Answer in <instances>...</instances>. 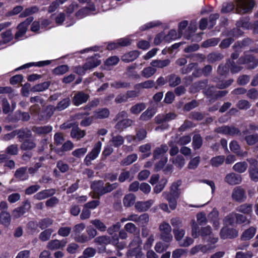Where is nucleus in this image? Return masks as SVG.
I'll use <instances>...</instances> for the list:
<instances>
[{"label":"nucleus","mask_w":258,"mask_h":258,"mask_svg":"<svg viewBox=\"0 0 258 258\" xmlns=\"http://www.w3.org/2000/svg\"><path fill=\"white\" fill-rule=\"evenodd\" d=\"M52 130V127L50 125H45L41 126H33V133L35 134L33 136V141L36 139L38 137H40L41 141L38 146V152H42L45 148L47 147L48 143L49 138L47 135L50 133Z\"/></svg>","instance_id":"1"},{"label":"nucleus","mask_w":258,"mask_h":258,"mask_svg":"<svg viewBox=\"0 0 258 258\" xmlns=\"http://www.w3.org/2000/svg\"><path fill=\"white\" fill-rule=\"evenodd\" d=\"M99 57L98 54H95L93 56L89 57L83 66L76 67L74 72L80 76L84 75L87 70L95 68L100 64L101 60L98 59Z\"/></svg>","instance_id":"2"},{"label":"nucleus","mask_w":258,"mask_h":258,"mask_svg":"<svg viewBox=\"0 0 258 258\" xmlns=\"http://www.w3.org/2000/svg\"><path fill=\"white\" fill-rule=\"evenodd\" d=\"M247 53V51L244 52V55L238 58L237 62L239 64H246L247 69H253L258 66V59Z\"/></svg>","instance_id":"3"},{"label":"nucleus","mask_w":258,"mask_h":258,"mask_svg":"<svg viewBox=\"0 0 258 258\" xmlns=\"http://www.w3.org/2000/svg\"><path fill=\"white\" fill-rule=\"evenodd\" d=\"M238 235V231L234 228L229 226H224L220 231V236L221 239H234Z\"/></svg>","instance_id":"4"},{"label":"nucleus","mask_w":258,"mask_h":258,"mask_svg":"<svg viewBox=\"0 0 258 258\" xmlns=\"http://www.w3.org/2000/svg\"><path fill=\"white\" fill-rule=\"evenodd\" d=\"M89 97V95L83 91H77L72 98V103L75 106H79L86 103Z\"/></svg>","instance_id":"5"},{"label":"nucleus","mask_w":258,"mask_h":258,"mask_svg":"<svg viewBox=\"0 0 258 258\" xmlns=\"http://www.w3.org/2000/svg\"><path fill=\"white\" fill-rule=\"evenodd\" d=\"M254 6V0H238L237 9L241 13L246 14L251 12Z\"/></svg>","instance_id":"6"},{"label":"nucleus","mask_w":258,"mask_h":258,"mask_svg":"<svg viewBox=\"0 0 258 258\" xmlns=\"http://www.w3.org/2000/svg\"><path fill=\"white\" fill-rule=\"evenodd\" d=\"M140 240L139 238L133 239L130 243V249L128 250V255L131 256H137L141 253L140 248Z\"/></svg>","instance_id":"7"},{"label":"nucleus","mask_w":258,"mask_h":258,"mask_svg":"<svg viewBox=\"0 0 258 258\" xmlns=\"http://www.w3.org/2000/svg\"><path fill=\"white\" fill-rule=\"evenodd\" d=\"M216 132L219 134L232 136L240 134L239 128L234 126L223 125L217 128Z\"/></svg>","instance_id":"8"},{"label":"nucleus","mask_w":258,"mask_h":258,"mask_svg":"<svg viewBox=\"0 0 258 258\" xmlns=\"http://www.w3.org/2000/svg\"><path fill=\"white\" fill-rule=\"evenodd\" d=\"M257 161L255 159H251L249 161L250 164L248 169L249 176L254 182L258 181V165Z\"/></svg>","instance_id":"9"},{"label":"nucleus","mask_w":258,"mask_h":258,"mask_svg":"<svg viewBox=\"0 0 258 258\" xmlns=\"http://www.w3.org/2000/svg\"><path fill=\"white\" fill-rule=\"evenodd\" d=\"M56 193L54 188H49L42 190L33 196V199L37 200H42L53 196Z\"/></svg>","instance_id":"10"},{"label":"nucleus","mask_w":258,"mask_h":258,"mask_svg":"<svg viewBox=\"0 0 258 258\" xmlns=\"http://www.w3.org/2000/svg\"><path fill=\"white\" fill-rule=\"evenodd\" d=\"M31 21H32V18L29 17L18 25L17 27L18 31L15 36L16 39H19L25 34L27 30V26Z\"/></svg>","instance_id":"11"},{"label":"nucleus","mask_w":258,"mask_h":258,"mask_svg":"<svg viewBox=\"0 0 258 258\" xmlns=\"http://www.w3.org/2000/svg\"><path fill=\"white\" fill-rule=\"evenodd\" d=\"M242 181L241 175L235 173H230L226 175L225 181L230 185L239 184Z\"/></svg>","instance_id":"12"},{"label":"nucleus","mask_w":258,"mask_h":258,"mask_svg":"<svg viewBox=\"0 0 258 258\" xmlns=\"http://www.w3.org/2000/svg\"><path fill=\"white\" fill-rule=\"evenodd\" d=\"M232 199L238 202H242L246 198L244 189L240 187L234 188L232 194Z\"/></svg>","instance_id":"13"},{"label":"nucleus","mask_w":258,"mask_h":258,"mask_svg":"<svg viewBox=\"0 0 258 258\" xmlns=\"http://www.w3.org/2000/svg\"><path fill=\"white\" fill-rule=\"evenodd\" d=\"M168 146L166 144H162L160 147H156L153 152V158L154 160L159 159L168 151Z\"/></svg>","instance_id":"14"},{"label":"nucleus","mask_w":258,"mask_h":258,"mask_svg":"<svg viewBox=\"0 0 258 258\" xmlns=\"http://www.w3.org/2000/svg\"><path fill=\"white\" fill-rule=\"evenodd\" d=\"M208 80H204L193 83L190 87V92L195 93L199 92L201 90H205L207 86Z\"/></svg>","instance_id":"15"},{"label":"nucleus","mask_w":258,"mask_h":258,"mask_svg":"<svg viewBox=\"0 0 258 258\" xmlns=\"http://www.w3.org/2000/svg\"><path fill=\"white\" fill-rule=\"evenodd\" d=\"M181 82L180 77L175 74H171L166 76V82L171 87H175L179 85Z\"/></svg>","instance_id":"16"},{"label":"nucleus","mask_w":258,"mask_h":258,"mask_svg":"<svg viewBox=\"0 0 258 258\" xmlns=\"http://www.w3.org/2000/svg\"><path fill=\"white\" fill-rule=\"evenodd\" d=\"M256 232V228L254 227L251 226L243 232L240 238L243 241L249 240L254 237Z\"/></svg>","instance_id":"17"},{"label":"nucleus","mask_w":258,"mask_h":258,"mask_svg":"<svg viewBox=\"0 0 258 258\" xmlns=\"http://www.w3.org/2000/svg\"><path fill=\"white\" fill-rule=\"evenodd\" d=\"M96 10L95 6L94 3L90 4V6L84 7L78 11L75 16L77 17L83 18L88 14L90 12L95 11Z\"/></svg>","instance_id":"18"},{"label":"nucleus","mask_w":258,"mask_h":258,"mask_svg":"<svg viewBox=\"0 0 258 258\" xmlns=\"http://www.w3.org/2000/svg\"><path fill=\"white\" fill-rule=\"evenodd\" d=\"M139 55L140 52L138 50L131 51L123 55L121 60L125 62H130L135 60L139 57Z\"/></svg>","instance_id":"19"},{"label":"nucleus","mask_w":258,"mask_h":258,"mask_svg":"<svg viewBox=\"0 0 258 258\" xmlns=\"http://www.w3.org/2000/svg\"><path fill=\"white\" fill-rule=\"evenodd\" d=\"M104 182L102 180H94L90 185L91 188L99 196H102V190L103 187Z\"/></svg>","instance_id":"20"},{"label":"nucleus","mask_w":258,"mask_h":258,"mask_svg":"<svg viewBox=\"0 0 258 258\" xmlns=\"http://www.w3.org/2000/svg\"><path fill=\"white\" fill-rule=\"evenodd\" d=\"M137 67V64L134 63L126 68V74L128 78L136 80L140 78V75L138 74L137 71H135Z\"/></svg>","instance_id":"21"},{"label":"nucleus","mask_w":258,"mask_h":258,"mask_svg":"<svg viewBox=\"0 0 258 258\" xmlns=\"http://www.w3.org/2000/svg\"><path fill=\"white\" fill-rule=\"evenodd\" d=\"M152 203L149 201L142 202L138 201L135 203V209L139 212L148 211L151 207Z\"/></svg>","instance_id":"22"},{"label":"nucleus","mask_w":258,"mask_h":258,"mask_svg":"<svg viewBox=\"0 0 258 258\" xmlns=\"http://www.w3.org/2000/svg\"><path fill=\"white\" fill-rule=\"evenodd\" d=\"M243 34V32L239 27L236 26V28L225 31L224 35L226 37H232L234 39L242 36Z\"/></svg>","instance_id":"23"},{"label":"nucleus","mask_w":258,"mask_h":258,"mask_svg":"<svg viewBox=\"0 0 258 258\" xmlns=\"http://www.w3.org/2000/svg\"><path fill=\"white\" fill-rule=\"evenodd\" d=\"M224 226H234L236 224L234 212H231L226 215L223 219Z\"/></svg>","instance_id":"24"},{"label":"nucleus","mask_w":258,"mask_h":258,"mask_svg":"<svg viewBox=\"0 0 258 258\" xmlns=\"http://www.w3.org/2000/svg\"><path fill=\"white\" fill-rule=\"evenodd\" d=\"M11 217L10 213L7 211H2L0 213V223L5 227L10 225Z\"/></svg>","instance_id":"25"},{"label":"nucleus","mask_w":258,"mask_h":258,"mask_svg":"<svg viewBox=\"0 0 258 258\" xmlns=\"http://www.w3.org/2000/svg\"><path fill=\"white\" fill-rule=\"evenodd\" d=\"M70 135L72 138L80 140L85 136L86 132L84 130H80L79 127L77 126L72 128Z\"/></svg>","instance_id":"26"},{"label":"nucleus","mask_w":258,"mask_h":258,"mask_svg":"<svg viewBox=\"0 0 258 258\" xmlns=\"http://www.w3.org/2000/svg\"><path fill=\"white\" fill-rule=\"evenodd\" d=\"M102 143L100 141H98L94 146L93 149L87 155L93 160L95 159L98 156L101 149Z\"/></svg>","instance_id":"27"},{"label":"nucleus","mask_w":258,"mask_h":258,"mask_svg":"<svg viewBox=\"0 0 258 258\" xmlns=\"http://www.w3.org/2000/svg\"><path fill=\"white\" fill-rule=\"evenodd\" d=\"M155 109L152 107H148L140 116V119L142 121L150 120L156 113Z\"/></svg>","instance_id":"28"},{"label":"nucleus","mask_w":258,"mask_h":258,"mask_svg":"<svg viewBox=\"0 0 258 258\" xmlns=\"http://www.w3.org/2000/svg\"><path fill=\"white\" fill-rule=\"evenodd\" d=\"M224 57L222 53L214 52L209 53L207 57V60L210 63H215L216 61L222 60Z\"/></svg>","instance_id":"29"},{"label":"nucleus","mask_w":258,"mask_h":258,"mask_svg":"<svg viewBox=\"0 0 258 258\" xmlns=\"http://www.w3.org/2000/svg\"><path fill=\"white\" fill-rule=\"evenodd\" d=\"M27 169V167H21L17 169L14 175L15 178L21 180L27 179L28 178Z\"/></svg>","instance_id":"30"},{"label":"nucleus","mask_w":258,"mask_h":258,"mask_svg":"<svg viewBox=\"0 0 258 258\" xmlns=\"http://www.w3.org/2000/svg\"><path fill=\"white\" fill-rule=\"evenodd\" d=\"M170 63V60L169 59L164 60L155 59L153 60L150 64L154 68H163L169 66Z\"/></svg>","instance_id":"31"},{"label":"nucleus","mask_w":258,"mask_h":258,"mask_svg":"<svg viewBox=\"0 0 258 258\" xmlns=\"http://www.w3.org/2000/svg\"><path fill=\"white\" fill-rule=\"evenodd\" d=\"M132 123V120L130 119H122L117 122L115 126V128L119 131L120 132L123 129L130 126Z\"/></svg>","instance_id":"32"},{"label":"nucleus","mask_w":258,"mask_h":258,"mask_svg":"<svg viewBox=\"0 0 258 258\" xmlns=\"http://www.w3.org/2000/svg\"><path fill=\"white\" fill-rule=\"evenodd\" d=\"M136 197L133 194L126 195L123 199V204L125 207H130L133 206L136 201Z\"/></svg>","instance_id":"33"},{"label":"nucleus","mask_w":258,"mask_h":258,"mask_svg":"<svg viewBox=\"0 0 258 258\" xmlns=\"http://www.w3.org/2000/svg\"><path fill=\"white\" fill-rule=\"evenodd\" d=\"M56 108L52 105L47 106L46 107L42 112L43 114L41 115V118L40 119H44L50 118L53 114Z\"/></svg>","instance_id":"34"},{"label":"nucleus","mask_w":258,"mask_h":258,"mask_svg":"<svg viewBox=\"0 0 258 258\" xmlns=\"http://www.w3.org/2000/svg\"><path fill=\"white\" fill-rule=\"evenodd\" d=\"M252 205L250 204H243L238 206L236 210L237 212L245 214H250L252 211Z\"/></svg>","instance_id":"35"},{"label":"nucleus","mask_w":258,"mask_h":258,"mask_svg":"<svg viewBox=\"0 0 258 258\" xmlns=\"http://www.w3.org/2000/svg\"><path fill=\"white\" fill-rule=\"evenodd\" d=\"M248 167V164L245 161L238 162L235 164L233 166V169L239 173L244 172Z\"/></svg>","instance_id":"36"},{"label":"nucleus","mask_w":258,"mask_h":258,"mask_svg":"<svg viewBox=\"0 0 258 258\" xmlns=\"http://www.w3.org/2000/svg\"><path fill=\"white\" fill-rule=\"evenodd\" d=\"M203 145V139L200 134H196L192 138V146L194 150H198Z\"/></svg>","instance_id":"37"},{"label":"nucleus","mask_w":258,"mask_h":258,"mask_svg":"<svg viewBox=\"0 0 258 258\" xmlns=\"http://www.w3.org/2000/svg\"><path fill=\"white\" fill-rule=\"evenodd\" d=\"M249 20L248 17H241L236 22V25L237 27L248 29L250 26Z\"/></svg>","instance_id":"38"},{"label":"nucleus","mask_w":258,"mask_h":258,"mask_svg":"<svg viewBox=\"0 0 258 258\" xmlns=\"http://www.w3.org/2000/svg\"><path fill=\"white\" fill-rule=\"evenodd\" d=\"M71 103V100L70 98L66 97L59 101L55 107L57 110L61 111L68 108L70 105Z\"/></svg>","instance_id":"39"},{"label":"nucleus","mask_w":258,"mask_h":258,"mask_svg":"<svg viewBox=\"0 0 258 258\" xmlns=\"http://www.w3.org/2000/svg\"><path fill=\"white\" fill-rule=\"evenodd\" d=\"M110 114L109 110L107 108H103L98 109L95 112V116L96 118L104 119L109 117Z\"/></svg>","instance_id":"40"},{"label":"nucleus","mask_w":258,"mask_h":258,"mask_svg":"<svg viewBox=\"0 0 258 258\" xmlns=\"http://www.w3.org/2000/svg\"><path fill=\"white\" fill-rule=\"evenodd\" d=\"M146 107L145 103H138L132 106L130 108L131 112L133 114H138Z\"/></svg>","instance_id":"41"},{"label":"nucleus","mask_w":258,"mask_h":258,"mask_svg":"<svg viewBox=\"0 0 258 258\" xmlns=\"http://www.w3.org/2000/svg\"><path fill=\"white\" fill-rule=\"evenodd\" d=\"M94 242L100 245L106 246L110 243L111 239L106 235L99 236L94 239Z\"/></svg>","instance_id":"42"},{"label":"nucleus","mask_w":258,"mask_h":258,"mask_svg":"<svg viewBox=\"0 0 258 258\" xmlns=\"http://www.w3.org/2000/svg\"><path fill=\"white\" fill-rule=\"evenodd\" d=\"M220 39L219 38H212L208 39L203 42L202 47L204 48H208L211 46L217 45L219 42Z\"/></svg>","instance_id":"43"},{"label":"nucleus","mask_w":258,"mask_h":258,"mask_svg":"<svg viewBox=\"0 0 258 258\" xmlns=\"http://www.w3.org/2000/svg\"><path fill=\"white\" fill-rule=\"evenodd\" d=\"M73 147V143L71 141H67L62 144L61 147L60 149H56L55 152L57 154H59L60 153H63L64 152L71 150Z\"/></svg>","instance_id":"44"},{"label":"nucleus","mask_w":258,"mask_h":258,"mask_svg":"<svg viewBox=\"0 0 258 258\" xmlns=\"http://www.w3.org/2000/svg\"><path fill=\"white\" fill-rule=\"evenodd\" d=\"M253 42V40L249 38H246L243 39L242 41H238L236 42L233 46L235 48H241L244 47L248 46L251 45Z\"/></svg>","instance_id":"45"},{"label":"nucleus","mask_w":258,"mask_h":258,"mask_svg":"<svg viewBox=\"0 0 258 258\" xmlns=\"http://www.w3.org/2000/svg\"><path fill=\"white\" fill-rule=\"evenodd\" d=\"M167 161L168 158L167 156H162L160 160L155 164L154 171L157 172L160 171L161 169L163 170Z\"/></svg>","instance_id":"46"},{"label":"nucleus","mask_w":258,"mask_h":258,"mask_svg":"<svg viewBox=\"0 0 258 258\" xmlns=\"http://www.w3.org/2000/svg\"><path fill=\"white\" fill-rule=\"evenodd\" d=\"M156 69L154 67H148L144 68L141 72L142 76L146 78L152 77L156 72Z\"/></svg>","instance_id":"47"},{"label":"nucleus","mask_w":258,"mask_h":258,"mask_svg":"<svg viewBox=\"0 0 258 258\" xmlns=\"http://www.w3.org/2000/svg\"><path fill=\"white\" fill-rule=\"evenodd\" d=\"M138 156L136 154L129 155L121 161V164L124 166L129 165L135 162Z\"/></svg>","instance_id":"48"},{"label":"nucleus","mask_w":258,"mask_h":258,"mask_svg":"<svg viewBox=\"0 0 258 258\" xmlns=\"http://www.w3.org/2000/svg\"><path fill=\"white\" fill-rule=\"evenodd\" d=\"M244 140L249 146H252L258 142V134H255L246 136Z\"/></svg>","instance_id":"49"},{"label":"nucleus","mask_w":258,"mask_h":258,"mask_svg":"<svg viewBox=\"0 0 258 258\" xmlns=\"http://www.w3.org/2000/svg\"><path fill=\"white\" fill-rule=\"evenodd\" d=\"M167 182V179L162 178L154 187V192L156 194L160 193L165 187Z\"/></svg>","instance_id":"50"},{"label":"nucleus","mask_w":258,"mask_h":258,"mask_svg":"<svg viewBox=\"0 0 258 258\" xmlns=\"http://www.w3.org/2000/svg\"><path fill=\"white\" fill-rule=\"evenodd\" d=\"M111 86L116 89L127 88L130 87L131 83L129 82H122L121 81H114L111 84Z\"/></svg>","instance_id":"51"},{"label":"nucleus","mask_w":258,"mask_h":258,"mask_svg":"<svg viewBox=\"0 0 258 258\" xmlns=\"http://www.w3.org/2000/svg\"><path fill=\"white\" fill-rule=\"evenodd\" d=\"M69 68L67 65L59 66L52 70V73L56 75H60L65 74L69 71Z\"/></svg>","instance_id":"52"},{"label":"nucleus","mask_w":258,"mask_h":258,"mask_svg":"<svg viewBox=\"0 0 258 258\" xmlns=\"http://www.w3.org/2000/svg\"><path fill=\"white\" fill-rule=\"evenodd\" d=\"M229 71V66L228 65V61L225 64H220L218 68L217 72L222 76H226Z\"/></svg>","instance_id":"53"},{"label":"nucleus","mask_w":258,"mask_h":258,"mask_svg":"<svg viewBox=\"0 0 258 258\" xmlns=\"http://www.w3.org/2000/svg\"><path fill=\"white\" fill-rule=\"evenodd\" d=\"M49 86L50 82L49 81L38 84L33 86V92H40L44 91L48 89Z\"/></svg>","instance_id":"54"},{"label":"nucleus","mask_w":258,"mask_h":258,"mask_svg":"<svg viewBox=\"0 0 258 258\" xmlns=\"http://www.w3.org/2000/svg\"><path fill=\"white\" fill-rule=\"evenodd\" d=\"M18 135L20 138L24 140L30 139L31 137V131L27 128L17 130Z\"/></svg>","instance_id":"55"},{"label":"nucleus","mask_w":258,"mask_h":258,"mask_svg":"<svg viewBox=\"0 0 258 258\" xmlns=\"http://www.w3.org/2000/svg\"><path fill=\"white\" fill-rule=\"evenodd\" d=\"M225 157L224 156H217L211 159V163L214 167H218L223 163Z\"/></svg>","instance_id":"56"},{"label":"nucleus","mask_w":258,"mask_h":258,"mask_svg":"<svg viewBox=\"0 0 258 258\" xmlns=\"http://www.w3.org/2000/svg\"><path fill=\"white\" fill-rule=\"evenodd\" d=\"M53 232L52 229L49 228L41 232L39 235V239L42 241H46L49 239Z\"/></svg>","instance_id":"57"},{"label":"nucleus","mask_w":258,"mask_h":258,"mask_svg":"<svg viewBox=\"0 0 258 258\" xmlns=\"http://www.w3.org/2000/svg\"><path fill=\"white\" fill-rule=\"evenodd\" d=\"M250 106L251 104L250 102L244 99L239 100L236 104V107L240 110H247L249 109Z\"/></svg>","instance_id":"58"},{"label":"nucleus","mask_w":258,"mask_h":258,"mask_svg":"<svg viewBox=\"0 0 258 258\" xmlns=\"http://www.w3.org/2000/svg\"><path fill=\"white\" fill-rule=\"evenodd\" d=\"M228 62L229 69H230V71L232 74L237 73L242 69V67L237 65L233 60L228 59Z\"/></svg>","instance_id":"59"},{"label":"nucleus","mask_w":258,"mask_h":258,"mask_svg":"<svg viewBox=\"0 0 258 258\" xmlns=\"http://www.w3.org/2000/svg\"><path fill=\"white\" fill-rule=\"evenodd\" d=\"M52 223L53 220L50 218H44L39 221L38 225L41 229L43 230L49 227Z\"/></svg>","instance_id":"60"},{"label":"nucleus","mask_w":258,"mask_h":258,"mask_svg":"<svg viewBox=\"0 0 258 258\" xmlns=\"http://www.w3.org/2000/svg\"><path fill=\"white\" fill-rule=\"evenodd\" d=\"M91 223L101 232H104L106 230L105 225L99 219L92 220Z\"/></svg>","instance_id":"61"},{"label":"nucleus","mask_w":258,"mask_h":258,"mask_svg":"<svg viewBox=\"0 0 258 258\" xmlns=\"http://www.w3.org/2000/svg\"><path fill=\"white\" fill-rule=\"evenodd\" d=\"M111 142L114 147L118 148L123 144L124 139L122 136L117 135L112 137Z\"/></svg>","instance_id":"62"},{"label":"nucleus","mask_w":258,"mask_h":258,"mask_svg":"<svg viewBox=\"0 0 258 258\" xmlns=\"http://www.w3.org/2000/svg\"><path fill=\"white\" fill-rule=\"evenodd\" d=\"M177 38V32L174 29L170 30L168 33L164 37V40L166 42H170V41L175 40Z\"/></svg>","instance_id":"63"},{"label":"nucleus","mask_w":258,"mask_h":258,"mask_svg":"<svg viewBox=\"0 0 258 258\" xmlns=\"http://www.w3.org/2000/svg\"><path fill=\"white\" fill-rule=\"evenodd\" d=\"M208 217L210 223L216 221L220 219L219 212L216 208H214L208 214Z\"/></svg>","instance_id":"64"}]
</instances>
